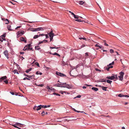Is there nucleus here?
<instances>
[{"label": "nucleus", "mask_w": 129, "mask_h": 129, "mask_svg": "<svg viewBox=\"0 0 129 129\" xmlns=\"http://www.w3.org/2000/svg\"><path fill=\"white\" fill-rule=\"evenodd\" d=\"M79 4L81 5H82L84 4V3H85V2H84L82 1H79Z\"/></svg>", "instance_id": "nucleus-20"}, {"label": "nucleus", "mask_w": 129, "mask_h": 129, "mask_svg": "<svg viewBox=\"0 0 129 129\" xmlns=\"http://www.w3.org/2000/svg\"><path fill=\"white\" fill-rule=\"evenodd\" d=\"M62 86V84L58 83L57 84H56L54 85V86L56 87H63V86Z\"/></svg>", "instance_id": "nucleus-18"}, {"label": "nucleus", "mask_w": 129, "mask_h": 129, "mask_svg": "<svg viewBox=\"0 0 129 129\" xmlns=\"http://www.w3.org/2000/svg\"><path fill=\"white\" fill-rule=\"evenodd\" d=\"M15 125L20 127H22L23 125V124L18 123H16Z\"/></svg>", "instance_id": "nucleus-13"}, {"label": "nucleus", "mask_w": 129, "mask_h": 129, "mask_svg": "<svg viewBox=\"0 0 129 129\" xmlns=\"http://www.w3.org/2000/svg\"><path fill=\"white\" fill-rule=\"evenodd\" d=\"M56 74L58 75V76H61V77H62V76H66V75H65L64 74H62L61 73H59L58 72H56Z\"/></svg>", "instance_id": "nucleus-8"}, {"label": "nucleus", "mask_w": 129, "mask_h": 129, "mask_svg": "<svg viewBox=\"0 0 129 129\" xmlns=\"http://www.w3.org/2000/svg\"><path fill=\"white\" fill-rule=\"evenodd\" d=\"M81 97V96L80 95H77L76 97L77 98H80Z\"/></svg>", "instance_id": "nucleus-50"}, {"label": "nucleus", "mask_w": 129, "mask_h": 129, "mask_svg": "<svg viewBox=\"0 0 129 129\" xmlns=\"http://www.w3.org/2000/svg\"><path fill=\"white\" fill-rule=\"evenodd\" d=\"M92 89L93 90L95 91H97L98 90V88L95 87H92Z\"/></svg>", "instance_id": "nucleus-21"}, {"label": "nucleus", "mask_w": 129, "mask_h": 129, "mask_svg": "<svg viewBox=\"0 0 129 129\" xmlns=\"http://www.w3.org/2000/svg\"><path fill=\"white\" fill-rule=\"evenodd\" d=\"M27 46V47H30V46H31V44H29Z\"/></svg>", "instance_id": "nucleus-47"}, {"label": "nucleus", "mask_w": 129, "mask_h": 129, "mask_svg": "<svg viewBox=\"0 0 129 129\" xmlns=\"http://www.w3.org/2000/svg\"><path fill=\"white\" fill-rule=\"evenodd\" d=\"M75 19H78L79 17V16L78 15H75V14L73 16Z\"/></svg>", "instance_id": "nucleus-24"}, {"label": "nucleus", "mask_w": 129, "mask_h": 129, "mask_svg": "<svg viewBox=\"0 0 129 129\" xmlns=\"http://www.w3.org/2000/svg\"><path fill=\"white\" fill-rule=\"evenodd\" d=\"M23 80H30V79L28 78L27 77H25V78H24L23 79Z\"/></svg>", "instance_id": "nucleus-36"}, {"label": "nucleus", "mask_w": 129, "mask_h": 129, "mask_svg": "<svg viewBox=\"0 0 129 129\" xmlns=\"http://www.w3.org/2000/svg\"><path fill=\"white\" fill-rule=\"evenodd\" d=\"M36 74L37 75L40 74V75H42V73L40 72L39 71H37L36 72Z\"/></svg>", "instance_id": "nucleus-31"}, {"label": "nucleus", "mask_w": 129, "mask_h": 129, "mask_svg": "<svg viewBox=\"0 0 129 129\" xmlns=\"http://www.w3.org/2000/svg\"><path fill=\"white\" fill-rule=\"evenodd\" d=\"M100 87H101L102 89L104 91H106L107 90L106 89L107 88V87H104L103 86H100Z\"/></svg>", "instance_id": "nucleus-17"}, {"label": "nucleus", "mask_w": 129, "mask_h": 129, "mask_svg": "<svg viewBox=\"0 0 129 129\" xmlns=\"http://www.w3.org/2000/svg\"><path fill=\"white\" fill-rule=\"evenodd\" d=\"M13 72H14V74H15L16 73L17 74H18L19 73H18V71L16 70H15L13 71Z\"/></svg>", "instance_id": "nucleus-34"}, {"label": "nucleus", "mask_w": 129, "mask_h": 129, "mask_svg": "<svg viewBox=\"0 0 129 129\" xmlns=\"http://www.w3.org/2000/svg\"><path fill=\"white\" fill-rule=\"evenodd\" d=\"M25 72L27 73H29V70H27L26 71H25Z\"/></svg>", "instance_id": "nucleus-58"}, {"label": "nucleus", "mask_w": 129, "mask_h": 129, "mask_svg": "<svg viewBox=\"0 0 129 129\" xmlns=\"http://www.w3.org/2000/svg\"><path fill=\"white\" fill-rule=\"evenodd\" d=\"M52 54L54 55H57L59 56H60V55H59V54H58V53H57L56 52H55L54 53Z\"/></svg>", "instance_id": "nucleus-27"}, {"label": "nucleus", "mask_w": 129, "mask_h": 129, "mask_svg": "<svg viewBox=\"0 0 129 129\" xmlns=\"http://www.w3.org/2000/svg\"><path fill=\"white\" fill-rule=\"evenodd\" d=\"M43 42V41H41V42H40L39 43V44H41Z\"/></svg>", "instance_id": "nucleus-64"}, {"label": "nucleus", "mask_w": 129, "mask_h": 129, "mask_svg": "<svg viewBox=\"0 0 129 129\" xmlns=\"http://www.w3.org/2000/svg\"><path fill=\"white\" fill-rule=\"evenodd\" d=\"M24 75H25L26 76L29 78L32 79L33 78H34L35 77V75H28L26 74H24Z\"/></svg>", "instance_id": "nucleus-6"}, {"label": "nucleus", "mask_w": 129, "mask_h": 129, "mask_svg": "<svg viewBox=\"0 0 129 129\" xmlns=\"http://www.w3.org/2000/svg\"><path fill=\"white\" fill-rule=\"evenodd\" d=\"M12 125L15 128H18V127L17 126H16V125H15H15Z\"/></svg>", "instance_id": "nucleus-49"}, {"label": "nucleus", "mask_w": 129, "mask_h": 129, "mask_svg": "<svg viewBox=\"0 0 129 129\" xmlns=\"http://www.w3.org/2000/svg\"><path fill=\"white\" fill-rule=\"evenodd\" d=\"M99 82H106V79H102L100 80H99Z\"/></svg>", "instance_id": "nucleus-19"}, {"label": "nucleus", "mask_w": 129, "mask_h": 129, "mask_svg": "<svg viewBox=\"0 0 129 129\" xmlns=\"http://www.w3.org/2000/svg\"><path fill=\"white\" fill-rule=\"evenodd\" d=\"M35 31L39 30H44V28L42 27H39L35 28Z\"/></svg>", "instance_id": "nucleus-11"}, {"label": "nucleus", "mask_w": 129, "mask_h": 129, "mask_svg": "<svg viewBox=\"0 0 129 129\" xmlns=\"http://www.w3.org/2000/svg\"><path fill=\"white\" fill-rule=\"evenodd\" d=\"M11 25H8V26H7V28L8 29V30L9 31H13V30L11 28Z\"/></svg>", "instance_id": "nucleus-15"}, {"label": "nucleus", "mask_w": 129, "mask_h": 129, "mask_svg": "<svg viewBox=\"0 0 129 129\" xmlns=\"http://www.w3.org/2000/svg\"><path fill=\"white\" fill-rule=\"evenodd\" d=\"M45 35L46 36V39H47V38H48V36L47 35L45 34Z\"/></svg>", "instance_id": "nucleus-54"}, {"label": "nucleus", "mask_w": 129, "mask_h": 129, "mask_svg": "<svg viewBox=\"0 0 129 129\" xmlns=\"http://www.w3.org/2000/svg\"><path fill=\"white\" fill-rule=\"evenodd\" d=\"M35 48L36 50H38L40 49V48L39 46H35Z\"/></svg>", "instance_id": "nucleus-23"}, {"label": "nucleus", "mask_w": 129, "mask_h": 129, "mask_svg": "<svg viewBox=\"0 0 129 129\" xmlns=\"http://www.w3.org/2000/svg\"><path fill=\"white\" fill-rule=\"evenodd\" d=\"M42 105H40L38 106H35L34 107L33 109L35 110H37L38 111L40 110L41 109V108H42Z\"/></svg>", "instance_id": "nucleus-3"}, {"label": "nucleus", "mask_w": 129, "mask_h": 129, "mask_svg": "<svg viewBox=\"0 0 129 129\" xmlns=\"http://www.w3.org/2000/svg\"><path fill=\"white\" fill-rule=\"evenodd\" d=\"M27 46L26 45L24 47L23 50L25 51L27 50Z\"/></svg>", "instance_id": "nucleus-40"}, {"label": "nucleus", "mask_w": 129, "mask_h": 129, "mask_svg": "<svg viewBox=\"0 0 129 129\" xmlns=\"http://www.w3.org/2000/svg\"><path fill=\"white\" fill-rule=\"evenodd\" d=\"M43 86H44V85L42 84H41V85H38V86H41V87Z\"/></svg>", "instance_id": "nucleus-55"}, {"label": "nucleus", "mask_w": 129, "mask_h": 129, "mask_svg": "<svg viewBox=\"0 0 129 129\" xmlns=\"http://www.w3.org/2000/svg\"><path fill=\"white\" fill-rule=\"evenodd\" d=\"M24 33V31H22L20 32H18L17 33V37H19L20 36H21Z\"/></svg>", "instance_id": "nucleus-5"}, {"label": "nucleus", "mask_w": 129, "mask_h": 129, "mask_svg": "<svg viewBox=\"0 0 129 129\" xmlns=\"http://www.w3.org/2000/svg\"><path fill=\"white\" fill-rule=\"evenodd\" d=\"M21 27V26H17L15 28V29H17L18 28L20 27Z\"/></svg>", "instance_id": "nucleus-57"}, {"label": "nucleus", "mask_w": 129, "mask_h": 129, "mask_svg": "<svg viewBox=\"0 0 129 129\" xmlns=\"http://www.w3.org/2000/svg\"><path fill=\"white\" fill-rule=\"evenodd\" d=\"M53 39V37H50V41H51V40Z\"/></svg>", "instance_id": "nucleus-63"}, {"label": "nucleus", "mask_w": 129, "mask_h": 129, "mask_svg": "<svg viewBox=\"0 0 129 129\" xmlns=\"http://www.w3.org/2000/svg\"><path fill=\"white\" fill-rule=\"evenodd\" d=\"M7 78V77L6 76H4L0 78V82L6 79Z\"/></svg>", "instance_id": "nucleus-12"}, {"label": "nucleus", "mask_w": 129, "mask_h": 129, "mask_svg": "<svg viewBox=\"0 0 129 129\" xmlns=\"http://www.w3.org/2000/svg\"><path fill=\"white\" fill-rule=\"evenodd\" d=\"M95 46L96 47H98L99 48L101 49L102 48V47L101 46H100L97 44H96L95 45Z\"/></svg>", "instance_id": "nucleus-35"}, {"label": "nucleus", "mask_w": 129, "mask_h": 129, "mask_svg": "<svg viewBox=\"0 0 129 129\" xmlns=\"http://www.w3.org/2000/svg\"><path fill=\"white\" fill-rule=\"evenodd\" d=\"M85 45H84L83 44L81 46V48H83V47H85Z\"/></svg>", "instance_id": "nucleus-60"}, {"label": "nucleus", "mask_w": 129, "mask_h": 129, "mask_svg": "<svg viewBox=\"0 0 129 129\" xmlns=\"http://www.w3.org/2000/svg\"><path fill=\"white\" fill-rule=\"evenodd\" d=\"M50 90L51 91H52L53 92H54L55 90L54 88H52V87H51Z\"/></svg>", "instance_id": "nucleus-33"}, {"label": "nucleus", "mask_w": 129, "mask_h": 129, "mask_svg": "<svg viewBox=\"0 0 129 129\" xmlns=\"http://www.w3.org/2000/svg\"><path fill=\"white\" fill-rule=\"evenodd\" d=\"M119 74L120 75L118 76V77L119 78V80L122 81L123 79V77L124 73L123 72H121Z\"/></svg>", "instance_id": "nucleus-4"}, {"label": "nucleus", "mask_w": 129, "mask_h": 129, "mask_svg": "<svg viewBox=\"0 0 129 129\" xmlns=\"http://www.w3.org/2000/svg\"><path fill=\"white\" fill-rule=\"evenodd\" d=\"M4 40L2 39H0V41H1V42H3Z\"/></svg>", "instance_id": "nucleus-62"}, {"label": "nucleus", "mask_w": 129, "mask_h": 129, "mask_svg": "<svg viewBox=\"0 0 129 129\" xmlns=\"http://www.w3.org/2000/svg\"><path fill=\"white\" fill-rule=\"evenodd\" d=\"M10 92L11 94H12L13 95H14V93L12 92L11 91Z\"/></svg>", "instance_id": "nucleus-56"}, {"label": "nucleus", "mask_w": 129, "mask_h": 129, "mask_svg": "<svg viewBox=\"0 0 129 129\" xmlns=\"http://www.w3.org/2000/svg\"><path fill=\"white\" fill-rule=\"evenodd\" d=\"M95 70L96 71H100V72H101V70H99V69H95Z\"/></svg>", "instance_id": "nucleus-51"}, {"label": "nucleus", "mask_w": 129, "mask_h": 129, "mask_svg": "<svg viewBox=\"0 0 129 129\" xmlns=\"http://www.w3.org/2000/svg\"><path fill=\"white\" fill-rule=\"evenodd\" d=\"M104 45L105 46H108V45L106 43H105Z\"/></svg>", "instance_id": "nucleus-61"}, {"label": "nucleus", "mask_w": 129, "mask_h": 129, "mask_svg": "<svg viewBox=\"0 0 129 129\" xmlns=\"http://www.w3.org/2000/svg\"><path fill=\"white\" fill-rule=\"evenodd\" d=\"M79 39L80 40L83 39L84 40H86V38H82V37H80L79 38Z\"/></svg>", "instance_id": "nucleus-38"}, {"label": "nucleus", "mask_w": 129, "mask_h": 129, "mask_svg": "<svg viewBox=\"0 0 129 129\" xmlns=\"http://www.w3.org/2000/svg\"><path fill=\"white\" fill-rule=\"evenodd\" d=\"M114 62L113 61L112 63H110L109 65H108V67L106 68V69L107 71H109V69L111 68H112L113 67V66H111L112 65H113L114 64Z\"/></svg>", "instance_id": "nucleus-2"}, {"label": "nucleus", "mask_w": 129, "mask_h": 129, "mask_svg": "<svg viewBox=\"0 0 129 129\" xmlns=\"http://www.w3.org/2000/svg\"><path fill=\"white\" fill-rule=\"evenodd\" d=\"M20 40L24 42L25 43L26 42V41L25 40V38L23 37H21L20 38Z\"/></svg>", "instance_id": "nucleus-14"}, {"label": "nucleus", "mask_w": 129, "mask_h": 129, "mask_svg": "<svg viewBox=\"0 0 129 129\" xmlns=\"http://www.w3.org/2000/svg\"><path fill=\"white\" fill-rule=\"evenodd\" d=\"M43 41V42L45 43V42H47V41L46 40H44Z\"/></svg>", "instance_id": "nucleus-59"}, {"label": "nucleus", "mask_w": 129, "mask_h": 129, "mask_svg": "<svg viewBox=\"0 0 129 129\" xmlns=\"http://www.w3.org/2000/svg\"><path fill=\"white\" fill-rule=\"evenodd\" d=\"M45 113L44 111H43L42 113V115L43 116L45 114Z\"/></svg>", "instance_id": "nucleus-46"}, {"label": "nucleus", "mask_w": 129, "mask_h": 129, "mask_svg": "<svg viewBox=\"0 0 129 129\" xmlns=\"http://www.w3.org/2000/svg\"><path fill=\"white\" fill-rule=\"evenodd\" d=\"M46 88L49 90H48L49 91H50V89L51 87H50L49 86H47V87H46Z\"/></svg>", "instance_id": "nucleus-42"}, {"label": "nucleus", "mask_w": 129, "mask_h": 129, "mask_svg": "<svg viewBox=\"0 0 129 129\" xmlns=\"http://www.w3.org/2000/svg\"><path fill=\"white\" fill-rule=\"evenodd\" d=\"M39 35H40V36H44V35H45V34H40Z\"/></svg>", "instance_id": "nucleus-52"}, {"label": "nucleus", "mask_w": 129, "mask_h": 129, "mask_svg": "<svg viewBox=\"0 0 129 129\" xmlns=\"http://www.w3.org/2000/svg\"><path fill=\"white\" fill-rule=\"evenodd\" d=\"M53 31L52 30L48 34L49 35L50 37H53L54 35V34L53 33Z\"/></svg>", "instance_id": "nucleus-10"}, {"label": "nucleus", "mask_w": 129, "mask_h": 129, "mask_svg": "<svg viewBox=\"0 0 129 129\" xmlns=\"http://www.w3.org/2000/svg\"><path fill=\"white\" fill-rule=\"evenodd\" d=\"M63 87H66L69 89H70L71 88V87L69 85L66 84L64 86H63Z\"/></svg>", "instance_id": "nucleus-16"}, {"label": "nucleus", "mask_w": 129, "mask_h": 129, "mask_svg": "<svg viewBox=\"0 0 129 129\" xmlns=\"http://www.w3.org/2000/svg\"><path fill=\"white\" fill-rule=\"evenodd\" d=\"M110 52L111 53H114V50H113L112 49H111L110 50Z\"/></svg>", "instance_id": "nucleus-41"}, {"label": "nucleus", "mask_w": 129, "mask_h": 129, "mask_svg": "<svg viewBox=\"0 0 129 129\" xmlns=\"http://www.w3.org/2000/svg\"><path fill=\"white\" fill-rule=\"evenodd\" d=\"M42 108H47V106L46 105L44 106V105H42Z\"/></svg>", "instance_id": "nucleus-45"}, {"label": "nucleus", "mask_w": 129, "mask_h": 129, "mask_svg": "<svg viewBox=\"0 0 129 129\" xmlns=\"http://www.w3.org/2000/svg\"><path fill=\"white\" fill-rule=\"evenodd\" d=\"M75 20L76 21H77L79 22H83V21H81L80 19H76Z\"/></svg>", "instance_id": "nucleus-39"}, {"label": "nucleus", "mask_w": 129, "mask_h": 129, "mask_svg": "<svg viewBox=\"0 0 129 129\" xmlns=\"http://www.w3.org/2000/svg\"><path fill=\"white\" fill-rule=\"evenodd\" d=\"M4 82L6 84H7L8 83V81L6 80L4 81Z\"/></svg>", "instance_id": "nucleus-43"}, {"label": "nucleus", "mask_w": 129, "mask_h": 129, "mask_svg": "<svg viewBox=\"0 0 129 129\" xmlns=\"http://www.w3.org/2000/svg\"><path fill=\"white\" fill-rule=\"evenodd\" d=\"M56 74L58 75V76H61V77H62V76H66V75H65L64 74H62L61 73H59L58 72H56Z\"/></svg>", "instance_id": "nucleus-7"}, {"label": "nucleus", "mask_w": 129, "mask_h": 129, "mask_svg": "<svg viewBox=\"0 0 129 129\" xmlns=\"http://www.w3.org/2000/svg\"><path fill=\"white\" fill-rule=\"evenodd\" d=\"M64 84L66 85V84H67L66 83H63L62 84V86H64Z\"/></svg>", "instance_id": "nucleus-53"}, {"label": "nucleus", "mask_w": 129, "mask_h": 129, "mask_svg": "<svg viewBox=\"0 0 129 129\" xmlns=\"http://www.w3.org/2000/svg\"><path fill=\"white\" fill-rule=\"evenodd\" d=\"M35 28H32L31 29V30L33 31H35Z\"/></svg>", "instance_id": "nucleus-48"}, {"label": "nucleus", "mask_w": 129, "mask_h": 129, "mask_svg": "<svg viewBox=\"0 0 129 129\" xmlns=\"http://www.w3.org/2000/svg\"><path fill=\"white\" fill-rule=\"evenodd\" d=\"M35 64L37 66L39 67V64L37 62H36Z\"/></svg>", "instance_id": "nucleus-44"}, {"label": "nucleus", "mask_w": 129, "mask_h": 129, "mask_svg": "<svg viewBox=\"0 0 129 129\" xmlns=\"http://www.w3.org/2000/svg\"><path fill=\"white\" fill-rule=\"evenodd\" d=\"M6 21V24H8L9 23V21L7 19H4V20Z\"/></svg>", "instance_id": "nucleus-22"}, {"label": "nucleus", "mask_w": 129, "mask_h": 129, "mask_svg": "<svg viewBox=\"0 0 129 129\" xmlns=\"http://www.w3.org/2000/svg\"><path fill=\"white\" fill-rule=\"evenodd\" d=\"M39 36H40V35H35L34 37V39H36L37 38H38Z\"/></svg>", "instance_id": "nucleus-26"}, {"label": "nucleus", "mask_w": 129, "mask_h": 129, "mask_svg": "<svg viewBox=\"0 0 129 129\" xmlns=\"http://www.w3.org/2000/svg\"><path fill=\"white\" fill-rule=\"evenodd\" d=\"M106 78L111 80H113L115 79H118V77L116 75H114L111 77L108 76Z\"/></svg>", "instance_id": "nucleus-1"}, {"label": "nucleus", "mask_w": 129, "mask_h": 129, "mask_svg": "<svg viewBox=\"0 0 129 129\" xmlns=\"http://www.w3.org/2000/svg\"><path fill=\"white\" fill-rule=\"evenodd\" d=\"M88 52H86L85 53V58H87L88 57Z\"/></svg>", "instance_id": "nucleus-29"}, {"label": "nucleus", "mask_w": 129, "mask_h": 129, "mask_svg": "<svg viewBox=\"0 0 129 129\" xmlns=\"http://www.w3.org/2000/svg\"><path fill=\"white\" fill-rule=\"evenodd\" d=\"M124 95L122 94H118V96L119 97H124Z\"/></svg>", "instance_id": "nucleus-25"}, {"label": "nucleus", "mask_w": 129, "mask_h": 129, "mask_svg": "<svg viewBox=\"0 0 129 129\" xmlns=\"http://www.w3.org/2000/svg\"><path fill=\"white\" fill-rule=\"evenodd\" d=\"M27 50H32V51H33V49L32 48H30V47H27Z\"/></svg>", "instance_id": "nucleus-30"}, {"label": "nucleus", "mask_w": 129, "mask_h": 129, "mask_svg": "<svg viewBox=\"0 0 129 129\" xmlns=\"http://www.w3.org/2000/svg\"><path fill=\"white\" fill-rule=\"evenodd\" d=\"M107 82L108 83L110 84H111V83L112 82V81H110L109 80H107Z\"/></svg>", "instance_id": "nucleus-37"}, {"label": "nucleus", "mask_w": 129, "mask_h": 129, "mask_svg": "<svg viewBox=\"0 0 129 129\" xmlns=\"http://www.w3.org/2000/svg\"><path fill=\"white\" fill-rule=\"evenodd\" d=\"M4 54L5 55L6 57H7V58L8 59L9 58V57H8V51L7 50H5L4 52Z\"/></svg>", "instance_id": "nucleus-9"}, {"label": "nucleus", "mask_w": 129, "mask_h": 129, "mask_svg": "<svg viewBox=\"0 0 129 129\" xmlns=\"http://www.w3.org/2000/svg\"><path fill=\"white\" fill-rule=\"evenodd\" d=\"M53 94L54 95H56L57 96H60V95L57 93H55V92H54L53 93Z\"/></svg>", "instance_id": "nucleus-32"}, {"label": "nucleus", "mask_w": 129, "mask_h": 129, "mask_svg": "<svg viewBox=\"0 0 129 129\" xmlns=\"http://www.w3.org/2000/svg\"><path fill=\"white\" fill-rule=\"evenodd\" d=\"M1 37H2V39H3V40H4L5 41H6V39H4V38L5 37V36L4 35H3Z\"/></svg>", "instance_id": "nucleus-28"}]
</instances>
